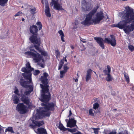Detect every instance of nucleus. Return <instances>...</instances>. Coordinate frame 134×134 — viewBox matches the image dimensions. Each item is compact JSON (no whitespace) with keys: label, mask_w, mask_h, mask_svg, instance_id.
I'll list each match as a JSON object with an SVG mask.
<instances>
[{"label":"nucleus","mask_w":134,"mask_h":134,"mask_svg":"<svg viewBox=\"0 0 134 134\" xmlns=\"http://www.w3.org/2000/svg\"><path fill=\"white\" fill-rule=\"evenodd\" d=\"M92 129L94 130V133L95 134H98L99 131L100 129L99 128H92Z\"/></svg>","instance_id":"37"},{"label":"nucleus","mask_w":134,"mask_h":134,"mask_svg":"<svg viewBox=\"0 0 134 134\" xmlns=\"http://www.w3.org/2000/svg\"><path fill=\"white\" fill-rule=\"evenodd\" d=\"M58 32L60 35L62 41L63 42H65V40L64 39V37L65 36L62 31V30H60L58 31Z\"/></svg>","instance_id":"26"},{"label":"nucleus","mask_w":134,"mask_h":134,"mask_svg":"<svg viewBox=\"0 0 134 134\" xmlns=\"http://www.w3.org/2000/svg\"><path fill=\"white\" fill-rule=\"evenodd\" d=\"M32 34L29 38V40L34 44H39L40 43H41V41L40 38L37 37L38 34Z\"/></svg>","instance_id":"9"},{"label":"nucleus","mask_w":134,"mask_h":134,"mask_svg":"<svg viewBox=\"0 0 134 134\" xmlns=\"http://www.w3.org/2000/svg\"><path fill=\"white\" fill-rule=\"evenodd\" d=\"M66 56L65 57H64V61H65L66 62H67V60L66 59Z\"/></svg>","instance_id":"57"},{"label":"nucleus","mask_w":134,"mask_h":134,"mask_svg":"<svg viewBox=\"0 0 134 134\" xmlns=\"http://www.w3.org/2000/svg\"><path fill=\"white\" fill-rule=\"evenodd\" d=\"M77 129L76 128H74L72 129H69V128H67V130L68 131L70 132L71 133H73L74 132H75L76 131Z\"/></svg>","instance_id":"36"},{"label":"nucleus","mask_w":134,"mask_h":134,"mask_svg":"<svg viewBox=\"0 0 134 134\" xmlns=\"http://www.w3.org/2000/svg\"><path fill=\"white\" fill-rule=\"evenodd\" d=\"M14 93L15 94H16V95H17L19 96H21L20 95V94L19 93V91L17 88H15L14 91Z\"/></svg>","instance_id":"41"},{"label":"nucleus","mask_w":134,"mask_h":134,"mask_svg":"<svg viewBox=\"0 0 134 134\" xmlns=\"http://www.w3.org/2000/svg\"><path fill=\"white\" fill-rule=\"evenodd\" d=\"M29 90L24 92V94H22L20 97H21V100L26 105H29L30 102V100L28 97H27L26 95L28 96L29 94L32 92L33 91L34 87L32 86L30 87H28ZM21 93L22 94V91H21Z\"/></svg>","instance_id":"6"},{"label":"nucleus","mask_w":134,"mask_h":134,"mask_svg":"<svg viewBox=\"0 0 134 134\" xmlns=\"http://www.w3.org/2000/svg\"><path fill=\"white\" fill-rule=\"evenodd\" d=\"M58 128L61 130L63 131H67V128H65L62 124H60Z\"/></svg>","instance_id":"29"},{"label":"nucleus","mask_w":134,"mask_h":134,"mask_svg":"<svg viewBox=\"0 0 134 134\" xmlns=\"http://www.w3.org/2000/svg\"><path fill=\"white\" fill-rule=\"evenodd\" d=\"M8 0H0V5L4 7L5 5Z\"/></svg>","instance_id":"28"},{"label":"nucleus","mask_w":134,"mask_h":134,"mask_svg":"<svg viewBox=\"0 0 134 134\" xmlns=\"http://www.w3.org/2000/svg\"><path fill=\"white\" fill-rule=\"evenodd\" d=\"M30 126L32 128L35 129V128L36 126V125H34L33 124H30Z\"/></svg>","instance_id":"49"},{"label":"nucleus","mask_w":134,"mask_h":134,"mask_svg":"<svg viewBox=\"0 0 134 134\" xmlns=\"http://www.w3.org/2000/svg\"><path fill=\"white\" fill-rule=\"evenodd\" d=\"M68 119H65V121L66 122H68Z\"/></svg>","instance_id":"62"},{"label":"nucleus","mask_w":134,"mask_h":134,"mask_svg":"<svg viewBox=\"0 0 134 134\" xmlns=\"http://www.w3.org/2000/svg\"><path fill=\"white\" fill-rule=\"evenodd\" d=\"M49 75L48 73L46 72H44L42 76L41 77L40 79V80L41 81V82L44 85L41 84H40L41 87L42 88V92L43 93H47L48 92L49 89L48 87L49 86L47 85L49 82L48 80L47 79V77L49 76Z\"/></svg>","instance_id":"4"},{"label":"nucleus","mask_w":134,"mask_h":134,"mask_svg":"<svg viewBox=\"0 0 134 134\" xmlns=\"http://www.w3.org/2000/svg\"><path fill=\"white\" fill-rule=\"evenodd\" d=\"M98 7L94 8L92 10L90 11L87 15L85 20L81 22V24L85 26H88L92 23L91 20L92 17L94 15L97 11Z\"/></svg>","instance_id":"5"},{"label":"nucleus","mask_w":134,"mask_h":134,"mask_svg":"<svg viewBox=\"0 0 134 134\" xmlns=\"http://www.w3.org/2000/svg\"><path fill=\"white\" fill-rule=\"evenodd\" d=\"M126 12L124 14L123 17L124 20L120 21L115 26L120 29H124L127 23H130L134 20V12L133 9H131L129 6L125 8Z\"/></svg>","instance_id":"1"},{"label":"nucleus","mask_w":134,"mask_h":134,"mask_svg":"<svg viewBox=\"0 0 134 134\" xmlns=\"http://www.w3.org/2000/svg\"><path fill=\"white\" fill-rule=\"evenodd\" d=\"M34 119L35 118L33 117L32 119V123L36 125V126L40 127L44 124L43 121H36Z\"/></svg>","instance_id":"20"},{"label":"nucleus","mask_w":134,"mask_h":134,"mask_svg":"<svg viewBox=\"0 0 134 134\" xmlns=\"http://www.w3.org/2000/svg\"><path fill=\"white\" fill-rule=\"evenodd\" d=\"M114 110H116L117 109H114Z\"/></svg>","instance_id":"63"},{"label":"nucleus","mask_w":134,"mask_h":134,"mask_svg":"<svg viewBox=\"0 0 134 134\" xmlns=\"http://www.w3.org/2000/svg\"><path fill=\"white\" fill-rule=\"evenodd\" d=\"M128 48L129 49L131 52L134 51V46L131 45H129Z\"/></svg>","instance_id":"39"},{"label":"nucleus","mask_w":134,"mask_h":134,"mask_svg":"<svg viewBox=\"0 0 134 134\" xmlns=\"http://www.w3.org/2000/svg\"><path fill=\"white\" fill-rule=\"evenodd\" d=\"M64 59H62L60 60V61L59 62V64L63 65L64 64Z\"/></svg>","instance_id":"48"},{"label":"nucleus","mask_w":134,"mask_h":134,"mask_svg":"<svg viewBox=\"0 0 134 134\" xmlns=\"http://www.w3.org/2000/svg\"><path fill=\"white\" fill-rule=\"evenodd\" d=\"M30 51L32 52L31 51H34L35 52H36L35 51V50L34 49H32V47H31L30 48Z\"/></svg>","instance_id":"52"},{"label":"nucleus","mask_w":134,"mask_h":134,"mask_svg":"<svg viewBox=\"0 0 134 134\" xmlns=\"http://www.w3.org/2000/svg\"><path fill=\"white\" fill-rule=\"evenodd\" d=\"M99 104L97 103H94L93 105V108L94 109L96 110L99 107Z\"/></svg>","instance_id":"33"},{"label":"nucleus","mask_w":134,"mask_h":134,"mask_svg":"<svg viewBox=\"0 0 134 134\" xmlns=\"http://www.w3.org/2000/svg\"><path fill=\"white\" fill-rule=\"evenodd\" d=\"M12 98L14 104H18L20 101L19 98L16 94H13Z\"/></svg>","instance_id":"21"},{"label":"nucleus","mask_w":134,"mask_h":134,"mask_svg":"<svg viewBox=\"0 0 134 134\" xmlns=\"http://www.w3.org/2000/svg\"><path fill=\"white\" fill-rule=\"evenodd\" d=\"M134 30V20L132 21V23L130 25H126V27L123 29L125 32L126 34H129L131 31Z\"/></svg>","instance_id":"15"},{"label":"nucleus","mask_w":134,"mask_h":134,"mask_svg":"<svg viewBox=\"0 0 134 134\" xmlns=\"http://www.w3.org/2000/svg\"><path fill=\"white\" fill-rule=\"evenodd\" d=\"M107 75V76L106 78V80L108 82L112 81L113 78L110 73L108 74Z\"/></svg>","instance_id":"31"},{"label":"nucleus","mask_w":134,"mask_h":134,"mask_svg":"<svg viewBox=\"0 0 134 134\" xmlns=\"http://www.w3.org/2000/svg\"><path fill=\"white\" fill-rule=\"evenodd\" d=\"M72 114V113H71V110H70V111H69V115L68 116V117L70 116Z\"/></svg>","instance_id":"58"},{"label":"nucleus","mask_w":134,"mask_h":134,"mask_svg":"<svg viewBox=\"0 0 134 134\" xmlns=\"http://www.w3.org/2000/svg\"><path fill=\"white\" fill-rule=\"evenodd\" d=\"M48 94H46V93H43L40 98V100L44 103H46L48 102L51 99V96L50 93L48 92Z\"/></svg>","instance_id":"14"},{"label":"nucleus","mask_w":134,"mask_h":134,"mask_svg":"<svg viewBox=\"0 0 134 134\" xmlns=\"http://www.w3.org/2000/svg\"><path fill=\"white\" fill-rule=\"evenodd\" d=\"M22 13V12L20 11L19 12L17 13L14 16L16 17L18 16H19L20 15V14H21Z\"/></svg>","instance_id":"50"},{"label":"nucleus","mask_w":134,"mask_h":134,"mask_svg":"<svg viewBox=\"0 0 134 134\" xmlns=\"http://www.w3.org/2000/svg\"><path fill=\"white\" fill-rule=\"evenodd\" d=\"M26 68L27 70H31V71L34 70V69L33 68H31L29 63H27L26 65Z\"/></svg>","instance_id":"32"},{"label":"nucleus","mask_w":134,"mask_h":134,"mask_svg":"<svg viewBox=\"0 0 134 134\" xmlns=\"http://www.w3.org/2000/svg\"><path fill=\"white\" fill-rule=\"evenodd\" d=\"M29 10L30 12L32 14H34L36 13L35 11L36 10V9L35 7H34V8L33 9L30 8L29 9Z\"/></svg>","instance_id":"38"},{"label":"nucleus","mask_w":134,"mask_h":134,"mask_svg":"<svg viewBox=\"0 0 134 134\" xmlns=\"http://www.w3.org/2000/svg\"><path fill=\"white\" fill-rule=\"evenodd\" d=\"M33 72L35 75H37L40 73V71L38 70H36L34 71Z\"/></svg>","instance_id":"44"},{"label":"nucleus","mask_w":134,"mask_h":134,"mask_svg":"<svg viewBox=\"0 0 134 134\" xmlns=\"http://www.w3.org/2000/svg\"><path fill=\"white\" fill-rule=\"evenodd\" d=\"M41 43H40L39 44H37L36 45L34 44V46L35 47V49L38 51L40 53L41 52H42V51L43 50V49L42 48H41L40 47Z\"/></svg>","instance_id":"25"},{"label":"nucleus","mask_w":134,"mask_h":134,"mask_svg":"<svg viewBox=\"0 0 134 134\" xmlns=\"http://www.w3.org/2000/svg\"><path fill=\"white\" fill-rule=\"evenodd\" d=\"M82 133L78 131L77 132L75 133V134H82Z\"/></svg>","instance_id":"56"},{"label":"nucleus","mask_w":134,"mask_h":134,"mask_svg":"<svg viewBox=\"0 0 134 134\" xmlns=\"http://www.w3.org/2000/svg\"><path fill=\"white\" fill-rule=\"evenodd\" d=\"M21 71L24 73H23L22 74L24 78L26 80L31 79V70H27V69L25 67H23L21 69Z\"/></svg>","instance_id":"11"},{"label":"nucleus","mask_w":134,"mask_h":134,"mask_svg":"<svg viewBox=\"0 0 134 134\" xmlns=\"http://www.w3.org/2000/svg\"><path fill=\"white\" fill-rule=\"evenodd\" d=\"M71 48L72 49L74 48V47L73 46L71 45L70 46Z\"/></svg>","instance_id":"59"},{"label":"nucleus","mask_w":134,"mask_h":134,"mask_svg":"<svg viewBox=\"0 0 134 134\" xmlns=\"http://www.w3.org/2000/svg\"><path fill=\"white\" fill-rule=\"evenodd\" d=\"M123 1H126L127 0H122Z\"/></svg>","instance_id":"64"},{"label":"nucleus","mask_w":134,"mask_h":134,"mask_svg":"<svg viewBox=\"0 0 134 134\" xmlns=\"http://www.w3.org/2000/svg\"><path fill=\"white\" fill-rule=\"evenodd\" d=\"M78 81V79L77 78H76V79L75 80V82H77Z\"/></svg>","instance_id":"60"},{"label":"nucleus","mask_w":134,"mask_h":134,"mask_svg":"<svg viewBox=\"0 0 134 134\" xmlns=\"http://www.w3.org/2000/svg\"><path fill=\"white\" fill-rule=\"evenodd\" d=\"M89 115L92 116H94V114L93 112V110L92 109H90L89 110Z\"/></svg>","instance_id":"43"},{"label":"nucleus","mask_w":134,"mask_h":134,"mask_svg":"<svg viewBox=\"0 0 134 134\" xmlns=\"http://www.w3.org/2000/svg\"><path fill=\"white\" fill-rule=\"evenodd\" d=\"M107 67L108 70L105 69L103 70V72L104 74V75L105 76L108 75V74L110 73L111 72V68L109 65H107Z\"/></svg>","instance_id":"23"},{"label":"nucleus","mask_w":134,"mask_h":134,"mask_svg":"<svg viewBox=\"0 0 134 134\" xmlns=\"http://www.w3.org/2000/svg\"><path fill=\"white\" fill-rule=\"evenodd\" d=\"M111 94L113 96H115V95L116 93L115 91H111Z\"/></svg>","instance_id":"53"},{"label":"nucleus","mask_w":134,"mask_h":134,"mask_svg":"<svg viewBox=\"0 0 134 134\" xmlns=\"http://www.w3.org/2000/svg\"><path fill=\"white\" fill-rule=\"evenodd\" d=\"M7 131L11 133H14L12 127H9L6 129L5 130V132H6Z\"/></svg>","instance_id":"30"},{"label":"nucleus","mask_w":134,"mask_h":134,"mask_svg":"<svg viewBox=\"0 0 134 134\" xmlns=\"http://www.w3.org/2000/svg\"><path fill=\"white\" fill-rule=\"evenodd\" d=\"M75 25H77L78 24V23L77 20L75 21Z\"/></svg>","instance_id":"55"},{"label":"nucleus","mask_w":134,"mask_h":134,"mask_svg":"<svg viewBox=\"0 0 134 134\" xmlns=\"http://www.w3.org/2000/svg\"><path fill=\"white\" fill-rule=\"evenodd\" d=\"M65 73V72L63 70L60 71V77L61 78H63Z\"/></svg>","instance_id":"42"},{"label":"nucleus","mask_w":134,"mask_h":134,"mask_svg":"<svg viewBox=\"0 0 134 134\" xmlns=\"http://www.w3.org/2000/svg\"><path fill=\"white\" fill-rule=\"evenodd\" d=\"M30 33L32 34H38V29L37 26L34 25H31L29 28Z\"/></svg>","instance_id":"19"},{"label":"nucleus","mask_w":134,"mask_h":134,"mask_svg":"<svg viewBox=\"0 0 134 134\" xmlns=\"http://www.w3.org/2000/svg\"><path fill=\"white\" fill-rule=\"evenodd\" d=\"M44 2L46 3L45 7V12L46 15L48 17L51 16V14L50 13L48 3V2L47 0H41V2L43 4L44 3Z\"/></svg>","instance_id":"17"},{"label":"nucleus","mask_w":134,"mask_h":134,"mask_svg":"<svg viewBox=\"0 0 134 134\" xmlns=\"http://www.w3.org/2000/svg\"><path fill=\"white\" fill-rule=\"evenodd\" d=\"M16 109L21 114H24L27 111V107L23 103L18 104L16 107Z\"/></svg>","instance_id":"10"},{"label":"nucleus","mask_w":134,"mask_h":134,"mask_svg":"<svg viewBox=\"0 0 134 134\" xmlns=\"http://www.w3.org/2000/svg\"><path fill=\"white\" fill-rule=\"evenodd\" d=\"M111 40H109L108 38L106 37L104 38V40L100 37H94V39L98 43L99 46L104 49L105 48L103 41L108 44H110L112 46H115L116 44V40L115 39V36L113 35H110Z\"/></svg>","instance_id":"3"},{"label":"nucleus","mask_w":134,"mask_h":134,"mask_svg":"<svg viewBox=\"0 0 134 134\" xmlns=\"http://www.w3.org/2000/svg\"><path fill=\"white\" fill-rule=\"evenodd\" d=\"M56 104L53 102H48L46 103H42L41 105L44 107L43 108L45 110H41L40 109L37 110L36 114L39 118H42L43 117H49L51 114V112L49 111H54L55 110L54 107L56 105Z\"/></svg>","instance_id":"2"},{"label":"nucleus","mask_w":134,"mask_h":134,"mask_svg":"<svg viewBox=\"0 0 134 134\" xmlns=\"http://www.w3.org/2000/svg\"><path fill=\"white\" fill-rule=\"evenodd\" d=\"M37 131L40 134H48L46 130L43 128H38L37 129Z\"/></svg>","instance_id":"24"},{"label":"nucleus","mask_w":134,"mask_h":134,"mask_svg":"<svg viewBox=\"0 0 134 134\" xmlns=\"http://www.w3.org/2000/svg\"><path fill=\"white\" fill-rule=\"evenodd\" d=\"M104 17V14L102 11L97 13L96 15L95 18L94 19L92 20V21L95 23H98L102 20Z\"/></svg>","instance_id":"12"},{"label":"nucleus","mask_w":134,"mask_h":134,"mask_svg":"<svg viewBox=\"0 0 134 134\" xmlns=\"http://www.w3.org/2000/svg\"><path fill=\"white\" fill-rule=\"evenodd\" d=\"M19 82L20 85L23 87L26 88L33 85H27V84L32 83V79H30L29 81H25L24 79L21 78Z\"/></svg>","instance_id":"13"},{"label":"nucleus","mask_w":134,"mask_h":134,"mask_svg":"<svg viewBox=\"0 0 134 134\" xmlns=\"http://www.w3.org/2000/svg\"><path fill=\"white\" fill-rule=\"evenodd\" d=\"M118 134H128V132L127 130H124L119 132Z\"/></svg>","instance_id":"46"},{"label":"nucleus","mask_w":134,"mask_h":134,"mask_svg":"<svg viewBox=\"0 0 134 134\" xmlns=\"http://www.w3.org/2000/svg\"><path fill=\"white\" fill-rule=\"evenodd\" d=\"M55 53L56 54V58H58V57H59L60 55V53L59 52V51L57 49L55 51Z\"/></svg>","instance_id":"40"},{"label":"nucleus","mask_w":134,"mask_h":134,"mask_svg":"<svg viewBox=\"0 0 134 134\" xmlns=\"http://www.w3.org/2000/svg\"><path fill=\"white\" fill-rule=\"evenodd\" d=\"M80 40L83 43H85L86 42V41H85V40L83 39L81 37H80Z\"/></svg>","instance_id":"51"},{"label":"nucleus","mask_w":134,"mask_h":134,"mask_svg":"<svg viewBox=\"0 0 134 134\" xmlns=\"http://www.w3.org/2000/svg\"><path fill=\"white\" fill-rule=\"evenodd\" d=\"M36 25L37 26V28H38V31L42 29V25L41 22H37L36 24Z\"/></svg>","instance_id":"27"},{"label":"nucleus","mask_w":134,"mask_h":134,"mask_svg":"<svg viewBox=\"0 0 134 134\" xmlns=\"http://www.w3.org/2000/svg\"><path fill=\"white\" fill-rule=\"evenodd\" d=\"M116 132L115 130H114L113 131L110 132L109 134H107L106 132L105 133V134H116Z\"/></svg>","instance_id":"47"},{"label":"nucleus","mask_w":134,"mask_h":134,"mask_svg":"<svg viewBox=\"0 0 134 134\" xmlns=\"http://www.w3.org/2000/svg\"><path fill=\"white\" fill-rule=\"evenodd\" d=\"M41 53V55H43L44 57L46 56L47 55V52L44 51V49L43 50L42 52L40 53Z\"/></svg>","instance_id":"45"},{"label":"nucleus","mask_w":134,"mask_h":134,"mask_svg":"<svg viewBox=\"0 0 134 134\" xmlns=\"http://www.w3.org/2000/svg\"><path fill=\"white\" fill-rule=\"evenodd\" d=\"M77 121L74 119V118H69V120L67 122V126L71 128L77 126Z\"/></svg>","instance_id":"18"},{"label":"nucleus","mask_w":134,"mask_h":134,"mask_svg":"<svg viewBox=\"0 0 134 134\" xmlns=\"http://www.w3.org/2000/svg\"><path fill=\"white\" fill-rule=\"evenodd\" d=\"M63 65H60V64H59V66H58V70H59L61 68H62Z\"/></svg>","instance_id":"54"},{"label":"nucleus","mask_w":134,"mask_h":134,"mask_svg":"<svg viewBox=\"0 0 134 134\" xmlns=\"http://www.w3.org/2000/svg\"><path fill=\"white\" fill-rule=\"evenodd\" d=\"M25 54L33 58L36 63L40 61L42 59V57L38 53H35L32 52H27L25 53Z\"/></svg>","instance_id":"8"},{"label":"nucleus","mask_w":134,"mask_h":134,"mask_svg":"<svg viewBox=\"0 0 134 134\" xmlns=\"http://www.w3.org/2000/svg\"><path fill=\"white\" fill-rule=\"evenodd\" d=\"M92 71L91 69H88L87 71V75L86 77V81L88 82L91 79V74Z\"/></svg>","instance_id":"22"},{"label":"nucleus","mask_w":134,"mask_h":134,"mask_svg":"<svg viewBox=\"0 0 134 134\" xmlns=\"http://www.w3.org/2000/svg\"><path fill=\"white\" fill-rule=\"evenodd\" d=\"M59 0H52L51 3V5H54V8L56 10H64L62 6L59 4Z\"/></svg>","instance_id":"16"},{"label":"nucleus","mask_w":134,"mask_h":134,"mask_svg":"<svg viewBox=\"0 0 134 134\" xmlns=\"http://www.w3.org/2000/svg\"><path fill=\"white\" fill-rule=\"evenodd\" d=\"M24 20H25V19L24 18H23L22 19V21H24Z\"/></svg>","instance_id":"61"},{"label":"nucleus","mask_w":134,"mask_h":134,"mask_svg":"<svg viewBox=\"0 0 134 134\" xmlns=\"http://www.w3.org/2000/svg\"><path fill=\"white\" fill-rule=\"evenodd\" d=\"M81 10L82 12H87L91 10L93 5L91 1H87L85 0H82L81 2Z\"/></svg>","instance_id":"7"},{"label":"nucleus","mask_w":134,"mask_h":134,"mask_svg":"<svg viewBox=\"0 0 134 134\" xmlns=\"http://www.w3.org/2000/svg\"><path fill=\"white\" fill-rule=\"evenodd\" d=\"M67 64H65L63 66V68L64 70L63 71H64L65 72H66L68 70L69 68V67H68L67 66Z\"/></svg>","instance_id":"35"},{"label":"nucleus","mask_w":134,"mask_h":134,"mask_svg":"<svg viewBox=\"0 0 134 134\" xmlns=\"http://www.w3.org/2000/svg\"><path fill=\"white\" fill-rule=\"evenodd\" d=\"M124 76L126 81L127 83H129L130 82V80L128 74L126 73L124 74Z\"/></svg>","instance_id":"34"}]
</instances>
